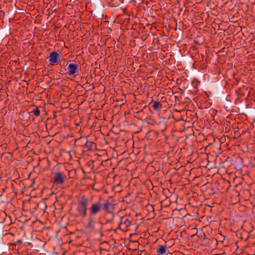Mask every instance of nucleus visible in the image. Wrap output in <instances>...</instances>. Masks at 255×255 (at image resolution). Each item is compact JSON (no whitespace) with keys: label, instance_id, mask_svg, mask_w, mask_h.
Returning a JSON list of instances; mask_svg holds the SVG:
<instances>
[{"label":"nucleus","instance_id":"f257e3e1","mask_svg":"<svg viewBox=\"0 0 255 255\" xmlns=\"http://www.w3.org/2000/svg\"><path fill=\"white\" fill-rule=\"evenodd\" d=\"M77 203L75 208L77 216L84 218L86 217L89 200L86 195H83L77 197Z\"/></svg>","mask_w":255,"mask_h":255},{"label":"nucleus","instance_id":"f03ea898","mask_svg":"<svg viewBox=\"0 0 255 255\" xmlns=\"http://www.w3.org/2000/svg\"><path fill=\"white\" fill-rule=\"evenodd\" d=\"M51 182L56 186L63 184L67 179L66 174L61 171L52 173Z\"/></svg>","mask_w":255,"mask_h":255},{"label":"nucleus","instance_id":"7ed1b4c3","mask_svg":"<svg viewBox=\"0 0 255 255\" xmlns=\"http://www.w3.org/2000/svg\"><path fill=\"white\" fill-rule=\"evenodd\" d=\"M132 222V219L129 216L121 217L119 224V228L124 232H127L129 230V227Z\"/></svg>","mask_w":255,"mask_h":255},{"label":"nucleus","instance_id":"20e7f679","mask_svg":"<svg viewBox=\"0 0 255 255\" xmlns=\"http://www.w3.org/2000/svg\"><path fill=\"white\" fill-rule=\"evenodd\" d=\"M79 66L75 63H70L66 65V70L69 75L77 76L79 75Z\"/></svg>","mask_w":255,"mask_h":255},{"label":"nucleus","instance_id":"39448f33","mask_svg":"<svg viewBox=\"0 0 255 255\" xmlns=\"http://www.w3.org/2000/svg\"><path fill=\"white\" fill-rule=\"evenodd\" d=\"M102 209V205L100 201L92 204L89 208L90 214L91 216H95L100 213Z\"/></svg>","mask_w":255,"mask_h":255},{"label":"nucleus","instance_id":"423d86ee","mask_svg":"<svg viewBox=\"0 0 255 255\" xmlns=\"http://www.w3.org/2000/svg\"><path fill=\"white\" fill-rule=\"evenodd\" d=\"M62 57V54L60 52L56 51L52 52L49 56V62L51 65L57 64L58 62V60H60Z\"/></svg>","mask_w":255,"mask_h":255},{"label":"nucleus","instance_id":"0eeeda50","mask_svg":"<svg viewBox=\"0 0 255 255\" xmlns=\"http://www.w3.org/2000/svg\"><path fill=\"white\" fill-rule=\"evenodd\" d=\"M78 140L85 143L84 148L86 150H93L96 147L95 144L93 142L88 141L87 137H81Z\"/></svg>","mask_w":255,"mask_h":255},{"label":"nucleus","instance_id":"6e6552de","mask_svg":"<svg viewBox=\"0 0 255 255\" xmlns=\"http://www.w3.org/2000/svg\"><path fill=\"white\" fill-rule=\"evenodd\" d=\"M103 208L106 212L112 213L114 211L115 206L113 204L106 200L104 203Z\"/></svg>","mask_w":255,"mask_h":255},{"label":"nucleus","instance_id":"1a4fd4ad","mask_svg":"<svg viewBox=\"0 0 255 255\" xmlns=\"http://www.w3.org/2000/svg\"><path fill=\"white\" fill-rule=\"evenodd\" d=\"M168 252V248L165 246L160 245L157 249V253L159 255H166Z\"/></svg>","mask_w":255,"mask_h":255},{"label":"nucleus","instance_id":"9d476101","mask_svg":"<svg viewBox=\"0 0 255 255\" xmlns=\"http://www.w3.org/2000/svg\"><path fill=\"white\" fill-rule=\"evenodd\" d=\"M149 105H151V107L154 110L159 111L162 108V105L159 101L151 102Z\"/></svg>","mask_w":255,"mask_h":255},{"label":"nucleus","instance_id":"9b49d317","mask_svg":"<svg viewBox=\"0 0 255 255\" xmlns=\"http://www.w3.org/2000/svg\"><path fill=\"white\" fill-rule=\"evenodd\" d=\"M31 113H33L35 116L38 117L40 114V111L38 108H36L32 110Z\"/></svg>","mask_w":255,"mask_h":255},{"label":"nucleus","instance_id":"f8f14e48","mask_svg":"<svg viewBox=\"0 0 255 255\" xmlns=\"http://www.w3.org/2000/svg\"><path fill=\"white\" fill-rule=\"evenodd\" d=\"M94 224H95L94 222L93 221H91L89 223V224H88L87 227L93 229L94 227Z\"/></svg>","mask_w":255,"mask_h":255}]
</instances>
